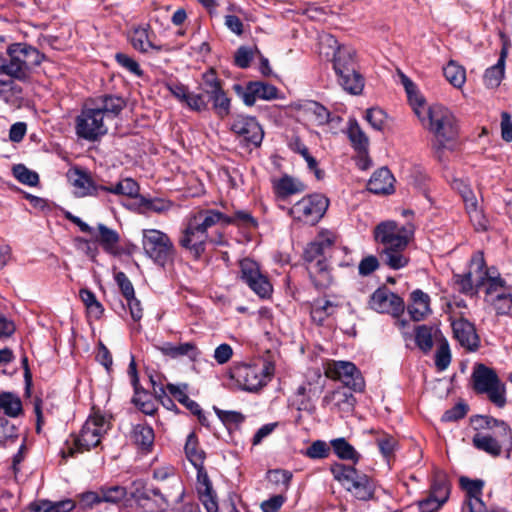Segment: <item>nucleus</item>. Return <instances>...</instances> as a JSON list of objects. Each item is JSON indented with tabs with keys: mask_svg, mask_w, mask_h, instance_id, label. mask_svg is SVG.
I'll use <instances>...</instances> for the list:
<instances>
[{
	"mask_svg": "<svg viewBox=\"0 0 512 512\" xmlns=\"http://www.w3.org/2000/svg\"><path fill=\"white\" fill-rule=\"evenodd\" d=\"M97 229L99 234L96 237V241L102 246L104 251L112 255H118L119 233L102 223L98 224Z\"/></svg>",
	"mask_w": 512,
	"mask_h": 512,
	"instance_id": "c9c22d12",
	"label": "nucleus"
},
{
	"mask_svg": "<svg viewBox=\"0 0 512 512\" xmlns=\"http://www.w3.org/2000/svg\"><path fill=\"white\" fill-rule=\"evenodd\" d=\"M158 350L165 356L171 358H178L181 356H188L191 360H196L199 355V351L196 345L192 342L181 343L174 345L170 342H166L158 347Z\"/></svg>",
	"mask_w": 512,
	"mask_h": 512,
	"instance_id": "e433bc0d",
	"label": "nucleus"
},
{
	"mask_svg": "<svg viewBox=\"0 0 512 512\" xmlns=\"http://www.w3.org/2000/svg\"><path fill=\"white\" fill-rule=\"evenodd\" d=\"M130 43L134 49L141 53H148L150 50L160 52H169L171 49L168 45H156L153 43L148 28H135L130 35Z\"/></svg>",
	"mask_w": 512,
	"mask_h": 512,
	"instance_id": "c85d7f7f",
	"label": "nucleus"
},
{
	"mask_svg": "<svg viewBox=\"0 0 512 512\" xmlns=\"http://www.w3.org/2000/svg\"><path fill=\"white\" fill-rule=\"evenodd\" d=\"M18 437L17 428L8 419L0 417V445L14 441Z\"/></svg>",
	"mask_w": 512,
	"mask_h": 512,
	"instance_id": "e2e57ef3",
	"label": "nucleus"
},
{
	"mask_svg": "<svg viewBox=\"0 0 512 512\" xmlns=\"http://www.w3.org/2000/svg\"><path fill=\"white\" fill-rule=\"evenodd\" d=\"M492 277L488 279L484 301L495 312L497 316H507L512 318V285L501 276L498 269L491 271Z\"/></svg>",
	"mask_w": 512,
	"mask_h": 512,
	"instance_id": "6e6552de",
	"label": "nucleus"
},
{
	"mask_svg": "<svg viewBox=\"0 0 512 512\" xmlns=\"http://www.w3.org/2000/svg\"><path fill=\"white\" fill-rule=\"evenodd\" d=\"M330 471L334 479L356 499L360 501L373 499L375 486L372 479L367 475L359 473L353 466L342 463L331 465Z\"/></svg>",
	"mask_w": 512,
	"mask_h": 512,
	"instance_id": "20e7f679",
	"label": "nucleus"
},
{
	"mask_svg": "<svg viewBox=\"0 0 512 512\" xmlns=\"http://www.w3.org/2000/svg\"><path fill=\"white\" fill-rule=\"evenodd\" d=\"M100 495V489H98V491H86L81 493L79 495L78 505L84 510L92 509L102 503Z\"/></svg>",
	"mask_w": 512,
	"mask_h": 512,
	"instance_id": "774afa93",
	"label": "nucleus"
},
{
	"mask_svg": "<svg viewBox=\"0 0 512 512\" xmlns=\"http://www.w3.org/2000/svg\"><path fill=\"white\" fill-rule=\"evenodd\" d=\"M387 115L380 108H370L366 111L365 119L375 130H382L386 121Z\"/></svg>",
	"mask_w": 512,
	"mask_h": 512,
	"instance_id": "69168bd1",
	"label": "nucleus"
},
{
	"mask_svg": "<svg viewBox=\"0 0 512 512\" xmlns=\"http://www.w3.org/2000/svg\"><path fill=\"white\" fill-rule=\"evenodd\" d=\"M167 391L175 398L177 399L181 404H183L191 413L198 416L199 421L204 424L206 418L202 413V409L200 405L194 401L191 400L187 395V384H167L166 385Z\"/></svg>",
	"mask_w": 512,
	"mask_h": 512,
	"instance_id": "7c9ffc66",
	"label": "nucleus"
},
{
	"mask_svg": "<svg viewBox=\"0 0 512 512\" xmlns=\"http://www.w3.org/2000/svg\"><path fill=\"white\" fill-rule=\"evenodd\" d=\"M126 107L124 98L116 95H104L97 99L96 109L101 111L106 120L115 119Z\"/></svg>",
	"mask_w": 512,
	"mask_h": 512,
	"instance_id": "c756f323",
	"label": "nucleus"
},
{
	"mask_svg": "<svg viewBox=\"0 0 512 512\" xmlns=\"http://www.w3.org/2000/svg\"><path fill=\"white\" fill-rule=\"evenodd\" d=\"M69 182L75 188V195L78 197L99 196L102 185H97L91 176L78 168L71 169L67 173Z\"/></svg>",
	"mask_w": 512,
	"mask_h": 512,
	"instance_id": "393cba45",
	"label": "nucleus"
},
{
	"mask_svg": "<svg viewBox=\"0 0 512 512\" xmlns=\"http://www.w3.org/2000/svg\"><path fill=\"white\" fill-rule=\"evenodd\" d=\"M189 219L206 232L218 223L229 225V222L232 221L229 219V216L215 209H200L191 214Z\"/></svg>",
	"mask_w": 512,
	"mask_h": 512,
	"instance_id": "bb28decb",
	"label": "nucleus"
},
{
	"mask_svg": "<svg viewBox=\"0 0 512 512\" xmlns=\"http://www.w3.org/2000/svg\"><path fill=\"white\" fill-rule=\"evenodd\" d=\"M394 177L386 167L379 168L370 177L367 189L374 194H390L394 191Z\"/></svg>",
	"mask_w": 512,
	"mask_h": 512,
	"instance_id": "cd10ccee",
	"label": "nucleus"
},
{
	"mask_svg": "<svg viewBox=\"0 0 512 512\" xmlns=\"http://www.w3.org/2000/svg\"><path fill=\"white\" fill-rule=\"evenodd\" d=\"M504 56H501L497 63L492 67L486 69L483 80L488 88L498 87L504 76Z\"/></svg>",
	"mask_w": 512,
	"mask_h": 512,
	"instance_id": "603ef678",
	"label": "nucleus"
},
{
	"mask_svg": "<svg viewBox=\"0 0 512 512\" xmlns=\"http://www.w3.org/2000/svg\"><path fill=\"white\" fill-rule=\"evenodd\" d=\"M460 485L466 491V500L463 506V512H486V506L481 499L484 482L467 477L460 478Z\"/></svg>",
	"mask_w": 512,
	"mask_h": 512,
	"instance_id": "b1692460",
	"label": "nucleus"
},
{
	"mask_svg": "<svg viewBox=\"0 0 512 512\" xmlns=\"http://www.w3.org/2000/svg\"><path fill=\"white\" fill-rule=\"evenodd\" d=\"M443 74L446 80L455 88H461L466 81L465 68L455 61H450L444 68Z\"/></svg>",
	"mask_w": 512,
	"mask_h": 512,
	"instance_id": "de8ad7c7",
	"label": "nucleus"
},
{
	"mask_svg": "<svg viewBox=\"0 0 512 512\" xmlns=\"http://www.w3.org/2000/svg\"><path fill=\"white\" fill-rule=\"evenodd\" d=\"M330 448L325 441H314L305 451V455L311 459H323L329 455Z\"/></svg>",
	"mask_w": 512,
	"mask_h": 512,
	"instance_id": "338daca9",
	"label": "nucleus"
},
{
	"mask_svg": "<svg viewBox=\"0 0 512 512\" xmlns=\"http://www.w3.org/2000/svg\"><path fill=\"white\" fill-rule=\"evenodd\" d=\"M273 188L278 198L286 199L291 195L303 192L306 187L300 180L289 175H284L273 181Z\"/></svg>",
	"mask_w": 512,
	"mask_h": 512,
	"instance_id": "2f4dec72",
	"label": "nucleus"
},
{
	"mask_svg": "<svg viewBox=\"0 0 512 512\" xmlns=\"http://www.w3.org/2000/svg\"><path fill=\"white\" fill-rule=\"evenodd\" d=\"M132 403L146 415H152L156 411L154 402L146 393H141L140 388L138 389V393L135 392L132 398Z\"/></svg>",
	"mask_w": 512,
	"mask_h": 512,
	"instance_id": "680f3d73",
	"label": "nucleus"
},
{
	"mask_svg": "<svg viewBox=\"0 0 512 512\" xmlns=\"http://www.w3.org/2000/svg\"><path fill=\"white\" fill-rule=\"evenodd\" d=\"M355 397L344 387L338 388L329 394H326L323 398L324 403L334 402L336 406L343 410H350L354 407Z\"/></svg>",
	"mask_w": 512,
	"mask_h": 512,
	"instance_id": "79ce46f5",
	"label": "nucleus"
},
{
	"mask_svg": "<svg viewBox=\"0 0 512 512\" xmlns=\"http://www.w3.org/2000/svg\"><path fill=\"white\" fill-rule=\"evenodd\" d=\"M493 434V437H495L507 451L512 450V430L505 421H501L500 425L493 431Z\"/></svg>",
	"mask_w": 512,
	"mask_h": 512,
	"instance_id": "052dcab7",
	"label": "nucleus"
},
{
	"mask_svg": "<svg viewBox=\"0 0 512 512\" xmlns=\"http://www.w3.org/2000/svg\"><path fill=\"white\" fill-rule=\"evenodd\" d=\"M134 489L131 498L146 512H166L171 505H177L173 497H166L167 493L161 488L148 487L141 481L133 483Z\"/></svg>",
	"mask_w": 512,
	"mask_h": 512,
	"instance_id": "9d476101",
	"label": "nucleus"
},
{
	"mask_svg": "<svg viewBox=\"0 0 512 512\" xmlns=\"http://www.w3.org/2000/svg\"><path fill=\"white\" fill-rule=\"evenodd\" d=\"M274 374V365L269 361L247 364L239 363L230 370V377L243 390L254 392L262 388Z\"/></svg>",
	"mask_w": 512,
	"mask_h": 512,
	"instance_id": "0eeeda50",
	"label": "nucleus"
},
{
	"mask_svg": "<svg viewBox=\"0 0 512 512\" xmlns=\"http://www.w3.org/2000/svg\"><path fill=\"white\" fill-rule=\"evenodd\" d=\"M240 278L260 298H269L273 288L268 278L260 272L258 264L252 259L240 261Z\"/></svg>",
	"mask_w": 512,
	"mask_h": 512,
	"instance_id": "dca6fc26",
	"label": "nucleus"
},
{
	"mask_svg": "<svg viewBox=\"0 0 512 512\" xmlns=\"http://www.w3.org/2000/svg\"><path fill=\"white\" fill-rule=\"evenodd\" d=\"M13 175L19 182L28 186H36L39 183V175L23 164H17L13 167Z\"/></svg>",
	"mask_w": 512,
	"mask_h": 512,
	"instance_id": "4d7b16f0",
	"label": "nucleus"
},
{
	"mask_svg": "<svg viewBox=\"0 0 512 512\" xmlns=\"http://www.w3.org/2000/svg\"><path fill=\"white\" fill-rule=\"evenodd\" d=\"M208 238V232L203 231L188 218L179 239V244L184 249L189 250L190 253L198 259L205 251Z\"/></svg>",
	"mask_w": 512,
	"mask_h": 512,
	"instance_id": "6ab92c4d",
	"label": "nucleus"
},
{
	"mask_svg": "<svg viewBox=\"0 0 512 512\" xmlns=\"http://www.w3.org/2000/svg\"><path fill=\"white\" fill-rule=\"evenodd\" d=\"M473 387L479 394H486L489 400L497 407H504L506 404L505 385L500 381L496 372L479 364L473 374Z\"/></svg>",
	"mask_w": 512,
	"mask_h": 512,
	"instance_id": "1a4fd4ad",
	"label": "nucleus"
},
{
	"mask_svg": "<svg viewBox=\"0 0 512 512\" xmlns=\"http://www.w3.org/2000/svg\"><path fill=\"white\" fill-rule=\"evenodd\" d=\"M333 69L338 77L339 85H347L349 75L353 76V69H356L355 50L338 46L333 54Z\"/></svg>",
	"mask_w": 512,
	"mask_h": 512,
	"instance_id": "4be33fe9",
	"label": "nucleus"
},
{
	"mask_svg": "<svg viewBox=\"0 0 512 512\" xmlns=\"http://www.w3.org/2000/svg\"><path fill=\"white\" fill-rule=\"evenodd\" d=\"M370 307L379 313L399 314L404 310V302L402 298L387 288H378L369 301Z\"/></svg>",
	"mask_w": 512,
	"mask_h": 512,
	"instance_id": "aec40b11",
	"label": "nucleus"
},
{
	"mask_svg": "<svg viewBox=\"0 0 512 512\" xmlns=\"http://www.w3.org/2000/svg\"><path fill=\"white\" fill-rule=\"evenodd\" d=\"M153 478L163 485L160 487L167 493L166 497H173L176 503H181L185 495L184 485L181 479L175 474L173 468L163 467L153 471Z\"/></svg>",
	"mask_w": 512,
	"mask_h": 512,
	"instance_id": "412c9836",
	"label": "nucleus"
},
{
	"mask_svg": "<svg viewBox=\"0 0 512 512\" xmlns=\"http://www.w3.org/2000/svg\"><path fill=\"white\" fill-rule=\"evenodd\" d=\"M231 130L254 147H259L264 137L263 129L255 117L236 116L231 124Z\"/></svg>",
	"mask_w": 512,
	"mask_h": 512,
	"instance_id": "a211bd4d",
	"label": "nucleus"
},
{
	"mask_svg": "<svg viewBox=\"0 0 512 512\" xmlns=\"http://www.w3.org/2000/svg\"><path fill=\"white\" fill-rule=\"evenodd\" d=\"M116 62L124 69L129 71L130 73L140 77L143 75V71L140 68V65L137 61H135L132 57L125 53H116L115 55Z\"/></svg>",
	"mask_w": 512,
	"mask_h": 512,
	"instance_id": "0e129e2a",
	"label": "nucleus"
},
{
	"mask_svg": "<svg viewBox=\"0 0 512 512\" xmlns=\"http://www.w3.org/2000/svg\"><path fill=\"white\" fill-rule=\"evenodd\" d=\"M329 200L323 194L314 193L303 197L289 209L294 220L314 225L325 214Z\"/></svg>",
	"mask_w": 512,
	"mask_h": 512,
	"instance_id": "9b49d317",
	"label": "nucleus"
},
{
	"mask_svg": "<svg viewBox=\"0 0 512 512\" xmlns=\"http://www.w3.org/2000/svg\"><path fill=\"white\" fill-rule=\"evenodd\" d=\"M451 484L447 474L443 471H436L433 475L430 495L419 502L421 512H436L448 500Z\"/></svg>",
	"mask_w": 512,
	"mask_h": 512,
	"instance_id": "2eb2a0df",
	"label": "nucleus"
},
{
	"mask_svg": "<svg viewBox=\"0 0 512 512\" xmlns=\"http://www.w3.org/2000/svg\"><path fill=\"white\" fill-rule=\"evenodd\" d=\"M0 410H3L10 417L18 416L22 411L20 398L12 393L0 394Z\"/></svg>",
	"mask_w": 512,
	"mask_h": 512,
	"instance_id": "864d4df0",
	"label": "nucleus"
},
{
	"mask_svg": "<svg viewBox=\"0 0 512 512\" xmlns=\"http://www.w3.org/2000/svg\"><path fill=\"white\" fill-rule=\"evenodd\" d=\"M100 497L102 499V503H109L113 505H118L121 503L127 496V489L121 485H113V486H101L100 488Z\"/></svg>",
	"mask_w": 512,
	"mask_h": 512,
	"instance_id": "8fccbe9b",
	"label": "nucleus"
},
{
	"mask_svg": "<svg viewBox=\"0 0 512 512\" xmlns=\"http://www.w3.org/2000/svg\"><path fill=\"white\" fill-rule=\"evenodd\" d=\"M469 195H471L470 198H468L466 195L464 196V200L466 202L468 213L471 222L473 223L474 227L478 231L486 230L487 228V220L482 214L480 210L477 209L476 201L474 197H472L471 191H468Z\"/></svg>",
	"mask_w": 512,
	"mask_h": 512,
	"instance_id": "5fc2aeb1",
	"label": "nucleus"
},
{
	"mask_svg": "<svg viewBox=\"0 0 512 512\" xmlns=\"http://www.w3.org/2000/svg\"><path fill=\"white\" fill-rule=\"evenodd\" d=\"M307 111L314 117L317 125H325L330 121L329 110L318 102H310L307 105Z\"/></svg>",
	"mask_w": 512,
	"mask_h": 512,
	"instance_id": "bf43d9fd",
	"label": "nucleus"
},
{
	"mask_svg": "<svg viewBox=\"0 0 512 512\" xmlns=\"http://www.w3.org/2000/svg\"><path fill=\"white\" fill-rule=\"evenodd\" d=\"M185 454L193 466H200L204 463L205 452L198 447V440L195 433H190L185 444Z\"/></svg>",
	"mask_w": 512,
	"mask_h": 512,
	"instance_id": "09e8293b",
	"label": "nucleus"
},
{
	"mask_svg": "<svg viewBox=\"0 0 512 512\" xmlns=\"http://www.w3.org/2000/svg\"><path fill=\"white\" fill-rule=\"evenodd\" d=\"M75 507L72 500L66 499L58 502L42 500L32 503L28 509L23 512H69Z\"/></svg>",
	"mask_w": 512,
	"mask_h": 512,
	"instance_id": "58836bf2",
	"label": "nucleus"
},
{
	"mask_svg": "<svg viewBox=\"0 0 512 512\" xmlns=\"http://www.w3.org/2000/svg\"><path fill=\"white\" fill-rule=\"evenodd\" d=\"M325 374L328 378L342 382L346 388L355 392H361L365 387L360 370L349 361H332L328 364Z\"/></svg>",
	"mask_w": 512,
	"mask_h": 512,
	"instance_id": "4468645a",
	"label": "nucleus"
},
{
	"mask_svg": "<svg viewBox=\"0 0 512 512\" xmlns=\"http://www.w3.org/2000/svg\"><path fill=\"white\" fill-rule=\"evenodd\" d=\"M405 251H381L380 258L383 264L393 270L404 268L408 262L409 257L404 253Z\"/></svg>",
	"mask_w": 512,
	"mask_h": 512,
	"instance_id": "3c124183",
	"label": "nucleus"
},
{
	"mask_svg": "<svg viewBox=\"0 0 512 512\" xmlns=\"http://www.w3.org/2000/svg\"><path fill=\"white\" fill-rule=\"evenodd\" d=\"M495 268L486 265L482 252L473 254L470 259L469 271L464 274L453 275L456 290L467 296H474L480 291L485 293L486 285L484 283L492 277L491 271Z\"/></svg>",
	"mask_w": 512,
	"mask_h": 512,
	"instance_id": "7ed1b4c3",
	"label": "nucleus"
},
{
	"mask_svg": "<svg viewBox=\"0 0 512 512\" xmlns=\"http://www.w3.org/2000/svg\"><path fill=\"white\" fill-rule=\"evenodd\" d=\"M144 254L156 265L164 268L173 264L176 248L171 238L158 229H144L142 234Z\"/></svg>",
	"mask_w": 512,
	"mask_h": 512,
	"instance_id": "423d86ee",
	"label": "nucleus"
},
{
	"mask_svg": "<svg viewBox=\"0 0 512 512\" xmlns=\"http://www.w3.org/2000/svg\"><path fill=\"white\" fill-rule=\"evenodd\" d=\"M169 92L183 105L195 112L205 111L208 103L202 93H194L189 88L179 82H170L166 85Z\"/></svg>",
	"mask_w": 512,
	"mask_h": 512,
	"instance_id": "5701e85b",
	"label": "nucleus"
},
{
	"mask_svg": "<svg viewBox=\"0 0 512 512\" xmlns=\"http://www.w3.org/2000/svg\"><path fill=\"white\" fill-rule=\"evenodd\" d=\"M434 338L437 334L433 333V327L427 325H418L415 327V343L424 353H428L434 344Z\"/></svg>",
	"mask_w": 512,
	"mask_h": 512,
	"instance_id": "a18cd8bd",
	"label": "nucleus"
},
{
	"mask_svg": "<svg viewBox=\"0 0 512 512\" xmlns=\"http://www.w3.org/2000/svg\"><path fill=\"white\" fill-rule=\"evenodd\" d=\"M79 297L89 313L93 314L97 318L103 314L104 308L91 290L87 288L80 289Z\"/></svg>",
	"mask_w": 512,
	"mask_h": 512,
	"instance_id": "6e6d98bb",
	"label": "nucleus"
},
{
	"mask_svg": "<svg viewBox=\"0 0 512 512\" xmlns=\"http://www.w3.org/2000/svg\"><path fill=\"white\" fill-rule=\"evenodd\" d=\"M453 333L459 343L469 349L475 350L479 344L474 325L466 319H458L452 323Z\"/></svg>",
	"mask_w": 512,
	"mask_h": 512,
	"instance_id": "a878e982",
	"label": "nucleus"
},
{
	"mask_svg": "<svg viewBox=\"0 0 512 512\" xmlns=\"http://www.w3.org/2000/svg\"><path fill=\"white\" fill-rule=\"evenodd\" d=\"M44 55L26 43H14L7 48L5 75L21 82L29 81L34 68L39 66Z\"/></svg>",
	"mask_w": 512,
	"mask_h": 512,
	"instance_id": "f257e3e1",
	"label": "nucleus"
},
{
	"mask_svg": "<svg viewBox=\"0 0 512 512\" xmlns=\"http://www.w3.org/2000/svg\"><path fill=\"white\" fill-rule=\"evenodd\" d=\"M427 129L435 136L437 153L449 148L458 136L454 114L446 107L435 104L427 109Z\"/></svg>",
	"mask_w": 512,
	"mask_h": 512,
	"instance_id": "f03ea898",
	"label": "nucleus"
},
{
	"mask_svg": "<svg viewBox=\"0 0 512 512\" xmlns=\"http://www.w3.org/2000/svg\"><path fill=\"white\" fill-rule=\"evenodd\" d=\"M310 279L318 289L327 288L332 283V275L326 259H318L308 266Z\"/></svg>",
	"mask_w": 512,
	"mask_h": 512,
	"instance_id": "473e14b6",
	"label": "nucleus"
},
{
	"mask_svg": "<svg viewBox=\"0 0 512 512\" xmlns=\"http://www.w3.org/2000/svg\"><path fill=\"white\" fill-rule=\"evenodd\" d=\"M334 453L338 458L342 460H350L353 463H357L360 459V454L355 448L347 442L343 437L336 438L330 441Z\"/></svg>",
	"mask_w": 512,
	"mask_h": 512,
	"instance_id": "c03bdc74",
	"label": "nucleus"
},
{
	"mask_svg": "<svg viewBox=\"0 0 512 512\" xmlns=\"http://www.w3.org/2000/svg\"><path fill=\"white\" fill-rule=\"evenodd\" d=\"M100 189L102 192L128 196L130 198H135L139 193V185L132 178H125L115 185H103L100 187Z\"/></svg>",
	"mask_w": 512,
	"mask_h": 512,
	"instance_id": "a19ab883",
	"label": "nucleus"
},
{
	"mask_svg": "<svg viewBox=\"0 0 512 512\" xmlns=\"http://www.w3.org/2000/svg\"><path fill=\"white\" fill-rule=\"evenodd\" d=\"M154 438V431L149 425L137 424L133 427L132 439L142 449L150 450L153 446Z\"/></svg>",
	"mask_w": 512,
	"mask_h": 512,
	"instance_id": "37998d69",
	"label": "nucleus"
},
{
	"mask_svg": "<svg viewBox=\"0 0 512 512\" xmlns=\"http://www.w3.org/2000/svg\"><path fill=\"white\" fill-rule=\"evenodd\" d=\"M472 443L475 448L484 451L493 457L499 456L504 448L495 437L484 433L475 434L473 436Z\"/></svg>",
	"mask_w": 512,
	"mask_h": 512,
	"instance_id": "ea45409f",
	"label": "nucleus"
},
{
	"mask_svg": "<svg viewBox=\"0 0 512 512\" xmlns=\"http://www.w3.org/2000/svg\"><path fill=\"white\" fill-rule=\"evenodd\" d=\"M75 131L79 138L96 141L108 131L101 111L96 108H83L76 118Z\"/></svg>",
	"mask_w": 512,
	"mask_h": 512,
	"instance_id": "ddd939ff",
	"label": "nucleus"
},
{
	"mask_svg": "<svg viewBox=\"0 0 512 512\" xmlns=\"http://www.w3.org/2000/svg\"><path fill=\"white\" fill-rule=\"evenodd\" d=\"M451 362V353L448 342L443 339L435 354V365L440 371L447 369Z\"/></svg>",
	"mask_w": 512,
	"mask_h": 512,
	"instance_id": "13d9d810",
	"label": "nucleus"
},
{
	"mask_svg": "<svg viewBox=\"0 0 512 512\" xmlns=\"http://www.w3.org/2000/svg\"><path fill=\"white\" fill-rule=\"evenodd\" d=\"M347 135L352 144V147L359 154H367L369 138L355 119L349 121Z\"/></svg>",
	"mask_w": 512,
	"mask_h": 512,
	"instance_id": "4c0bfd02",
	"label": "nucleus"
},
{
	"mask_svg": "<svg viewBox=\"0 0 512 512\" xmlns=\"http://www.w3.org/2000/svg\"><path fill=\"white\" fill-rule=\"evenodd\" d=\"M410 237L411 232L405 227H398L394 221L381 222L374 229V238L383 245L382 251H405Z\"/></svg>",
	"mask_w": 512,
	"mask_h": 512,
	"instance_id": "f8f14e48",
	"label": "nucleus"
},
{
	"mask_svg": "<svg viewBox=\"0 0 512 512\" xmlns=\"http://www.w3.org/2000/svg\"><path fill=\"white\" fill-rule=\"evenodd\" d=\"M332 244L333 241L328 238L311 242L304 251L305 260L310 265L315 263L318 259H325V250L331 248Z\"/></svg>",
	"mask_w": 512,
	"mask_h": 512,
	"instance_id": "49530a36",
	"label": "nucleus"
},
{
	"mask_svg": "<svg viewBox=\"0 0 512 512\" xmlns=\"http://www.w3.org/2000/svg\"><path fill=\"white\" fill-rule=\"evenodd\" d=\"M412 303L408 305V313L414 321H421L430 313V297L421 290L411 294Z\"/></svg>",
	"mask_w": 512,
	"mask_h": 512,
	"instance_id": "72a5a7b5",
	"label": "nucleus"
},
{
	"mask_svg": "<svg viewBox=\"0 0 512 512\" xmlns=\"http://www.w3.org/2000/svg\"><path fill=\"white\" fill-rule=\"evenodd\" d=\"M233 90L246 106H253L257 99L269 101L278 97V89L262 81H249L245 86L234 84Z\"/></svg>",
	"mask_w": 512,
	"mask_h": 512,
	"instance_id": "f3484780",
	"label": "nucleus"
},
{
	"mask_svg": "<svg viewBox=\"0 0 512 512\" xmlns=\"http://www.w3.org/2000/svg\"><path fill=\"white\" fill-rule=\"evenodd\" d=\"M339 305L331 300L319 298L313 301L311 305V319L314 323L321 326L324 321L333 315Z\"/></svg>",
	"mask_w": 512,
	"mask_h": 512,
	"instance_id": "f704fd0d",
	"label": "nucleus"
},
{
	"mask_svg": "<svg viewBox=\"0 0 512 512\" xmlns=\"http://www.w3.org/2000/svg\"><path fill=\"white\" fill-rule=\"evenodd\" d=\"M106 431V420L103 415L89 416L79 434L73 435V444L68 446L67 450H62V457H74L77 453L90 451L97 447Z\"/></svg>",
	"mask_w": 512,
	"mask_h": 512,
	"instance_id": "39448f33",
	"label": "nucleus"
}]
</instances>
